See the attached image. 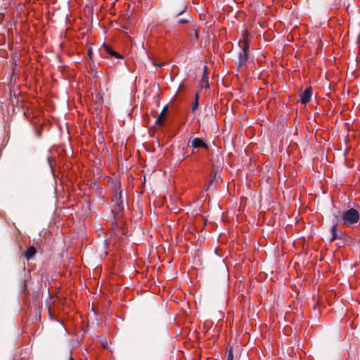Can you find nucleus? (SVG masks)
I'll return each instance as SVG.
<instances>
[{
	"label": "nucleus",
	"instance_id": "obj_1",
	"mask_svg": "<svg viewBox=\"0 0 360 360\" xmlns=\"http://www.w3.org/2000/svg\"><path fill=\"white\" fill-rule=\"evenodd\" d=\"M248 34V31L245 30L243 34L242 40L239 41V46L242 48V51L238 54V62L237 63L238 70H242L247 66L250 48Z\"/></svg>",
	"mask_w": 360,
	"mask_h": 360
},
{
	"label": "nucleus",
	"instance_id": "obj_2",
	"mask_svg": "<svg viewBox=\"0 0 360 360\" xmlns=\"http://www.w3.org/2000/svg\"><path fill=\"white\" fill-rule=\"evenodd\" d=\"M360 219L359 212L354 208H350L342 212L341 217L342 223L347 226H352Z\"/></svg>",
	"mask_w": 360,
	"mask_h": 360
},
{
	"label": "nucleus",
	"instance_id": "obj_3",
	"mask_svg": "<svg viewBox=\"0 0 360 360\" xmlns=\"http://www.w3.org/2000/svg\"><path fill=\"white\" fill-rule=\"evenodd\" d=\"M114 195L112 202L114 203V210L119 212L123 209V201L122 196V191L120 190V183L118 182L114 186Z\"/></svg>",
	"mask_w": 360,
	"mask_h": 360
},
{
	"label": "nucleus",
	"instance_id": "obj_4",
	"mask_svg": "<svg viewBox=\"0 0 360 360\" xmlns=\"http://www.w3.org/2000/svg\"><path fill=\"white\" fill-rule=\"evenodd\" d=\"M312 96V89L311 86L307 87L302 94L300 95V101L302 104H307L311 101Z\"/></svg>",
	"mask_w": 360,
	"mask_h": 360
},
{
	"label": "nucleus",
	"instance_id": "obj_5",
	"mask_svg": "<svg viewBox=\"0 0 360 360\" xmlns=\"http://www.w3.org/2000/svg\"><path fill=\"white\" fill-rule=\"evenodd\" d=\"M191 146L193 148H202L207 149L208 146L200 138H195L191 141Z\"/></svg>",
	"mask_w": 360,
	"mask_h": 360
},
{
	"label": "nucleus",
	"instance_id": "obj_6",
	"mask_svg": "<svg viewBox=\"0 0 360 360\" xmlns=\"http://www.w3.org/2000/svg\"><path fill=\"white\" fill-rule=\"evenodd\" d=\"M167 112V106H165L162 110L161 112L160 113V115H158V117H157L155 124L161 127L164 125V120Z\"/></svg>",
	"mask_w": 360,
	"mask_h": 360
},
{
	"label": "nucleus",
	"instance_id": "obj_7",
	"mask_svg": "<svg viewBox=\"0 0 360 360\" xmlns=\"http://www.w3.org/2000/svg\"><path fill=\"white\" fill-rule=\"evenodd\" d=\"M36 248L34 246H30L25 251L24 256L27 260H30L36 255Z\"/></svg>",
	"mask_w": 360,
	"mask_h": 360
},
{
	"label": "nucleus",
	"instance_id": "obj_8",
	"mask_svg": "<svg viewBox=\"0 0 360 360\" xmlns=\"http://www.w3.org/2000/svg\"><path fill=\"white\" fill-rule=\"evenodd\" d=\"M331 232V240H335L337 238H340V236L338 235V222H334L333 225L332 226L330 229Z\"/></svg>",
	"mask_w": 360,
	"mask_h": 360
},
{
	"label": "nucleus",
	"instance_id": "obj_9",
	"mask_svg": "<svg viewBox=\"0 0 360 360\" xmlns=\"http://www.w3.org/2000/svg\"><path fill=\"white\" fill-rule=\"evenodd\" d=\"M105 49L106 51V52L110 56H114L117 58H122V56L117 53V52H115L114 50H112L110 46H105Z\"/></svg>",
	"mask_w": 360,
	"mask_h": 360
},
{
	"label": "nucleus",
	"instance_id": "obj_10",
	"mask_svg": "<svg viewBox=\"0 0 360 360\" xmlns=\"http://www.w3.org/2000/svg\"><path fill=\"white\" fill-rule=\"evenodd\" d=\"M198 94H197L195 95V103L193 104V106H192V112H194L195 111V110L198 108Z\"/></svg>",
	"mask_w": 360,
	"mask_h": 360
},
{
	"label": "nucleus",
	"instance_id": "obj_11",
	"mask_svg": "<svg viewBox=\"0 0 360 360\" xmlns=\"http://www.w3.org/2000/svg\"><path fill=\"white\" fill-rule=\"evenodd\" d=\"M233 348L230 347L228 351V356H227V360H233Z\"/></svg>",
	"mask_w": 360,
	"mask_h": 360
},
{
	"label": "nucleus",
	"instance_id": "obj_12",
	"mask_svg": "<svg viewBox=\"0 0 360 360\" xmlns=\"http://www.w3.org/2000/svg\"><path fill=\"white\" fill-rule=\"evenodd\" d=\"M177 22L179 24L187 23V22H188V20H186V19H180V20H178Z\"/></svg>",
	"mask_w": 360,
	"mask_h": 360
},
{
	"label": "nucleus",
	"instance_id": "obj_13",
	"mask_svg": "<svg viewBox=\"0 0 360 360\" xmlns=\"http://www.w3.org/2000/svg\"><path fill=\"white\" fill-rule=\"evenodd\" d=\"M195 37L196 39H198V37H199L198 30H195Z\"/></svg>",
	"mask_w": 360,
	"mask_h": 360
},
{
	"label": "nucleus",
	"instance_id": "obj_14",
	"mask_svg": "<svg viewBox=\"0 0 360 360\" xmlns=\"http://www.w3.org/2000/svg\"><path fill=\"white\" fill-rule=\"evenodd\" d=\"M70 360H74V359L72 358V356H70Z\"/></svg>",
	"mask_w": 360,
	"mask_h": 360
},
{
	"label": "nucleus",
	"instance_id": "obj_15",
	"mask_svg": "<svg viewBox=\"0 0 360 360\" xmlns=\"http://www.w3.org/2000/svg\"><path fill=\"white\" fill-rule=\"evenodd\" d=\"M334 217H335V219H336L338 218V215H335V214H334Z\"/></svg>",
	"mask_w": 360,
	"mask_h": 360
}]
</instances>
